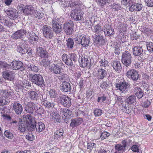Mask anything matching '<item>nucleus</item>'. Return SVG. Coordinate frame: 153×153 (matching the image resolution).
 Returning <instances> with one entry per match:
<instances>
[{"instance_id":"473e14b6","label":"nucleus","mask_w":153,"mask_h":153,"mask_svg":"<svg viewBox=\"0 0 153 153\" xmlns=\"http://www.w3.org/2000/svg\"><path fill=\"white\" fill-rule=\"evenodd\" d=\"M136 96L134 94L131 95L126 100V102L130 105H134V104H136Z\"/></svg>"},{"instance_id":"0eeeda50","label":"nucleus","mask_w":153,"mask_h":153,"mask_svg":"<svg viewBox=\"0 0 153 153\" xmlns=\"http://www.w3.org/2000/svg\"><path fill=\"white\" fill-rule=\"evenodd\" d=\"M42 31L43 35L47 39H51L54 36V33L51 27L47 25H44Z\"/></svg>"},{"instance_id":"5701e85b","label":"nucleus","mask_w":153,"mask_h":153,"mask_svg":"<svg viewBox=\"0 0 153 153\" xmlns=\"http://www.w3.org/2000/svg\"><path fill=\"white\" fill-rule=\"evenodd\" d=\"M103 32L104 33L106 36H110L113 35L114 33V29L109 25H106L105 28L103 30Z\"/></svg>"},{"instance_id":"2eb2a0df","label":"nucleus","mask_w":153,"mask_h":153,"mask_svg":"<svg viewBox=\"0 0 153 153\" xmlns=\"http://www.w3.org/2000/svg\"><path fill=\"white\" fill-rule=\"evenodd\" d=\"M126 146V141L124 140L123 141L121 144H119L115 145V148L116 151L114 153H123V152L124 151Z\"/></svg>"},{"instance_id":"b1692460","label":"nucleus","mask_w":153,"mask_h":153,"mask_svg":"<svg viewBox=\"0 0 153 153\" xmlns=\"http://www.w3.org/2000/svg\"><path fill=\"white\" fill-rule=\"evenodd\" d=\"M22 62L19 61H13L11 63L10 65L13 70H17L23 66Z\"/></svg>"},{"instance_id":"6e6d98bb","label":"nucleus","mask_w":153,"mask_h":153,"mask_svg":"<svg viewBox=\"0 0 153 153\" xmlns=\"http://www.w3.org/2000/svg\"><path fill=\"white\" fill-rule=\"evenodd\" d=\"M69 55L70 56L69 59H70L72 61V60L75 62L77 61V54L76 53H70Z\"/></svg>"},{"instance_id":"49530a36","label":"nucleus","mask_w":153,"mask_h":153,"mask_svg":"<svg viewBox=\"0 0 153 153\" xmlns=\"http://www.w3.org/2000/svg\"><path fill=\"white\" fill-rule=\"evenodd\" d=\"M27 127L28 125L23 122L19 125V129L21 132H23L27 129Z\"/></svg>"},{"instance_id":"f8f14e48","label":"nucleus","mask_w":153,"mask_h":153,"mask_svg":"<svg viewBox=\"0 0 153 153\" xmlns=\"http://www.w3.org/2000/svg\"><path fill=\"white\" fill-rule=\"evenodd\" d=\"M59 22L57 18L53 19L52 21V26L53 31L56 33H59L62 31L61 24L59 23Z\"/></svg>"},{"instance_id":"a18cd8bd","label":"nucleus","mask_w":153,"mask_h":153,"mask_svg":"<svg viewBox=\"0 0 153 153\" xmlns=\"http://www.w3.org/2000/svg\"><path fill=\"white\" fill-rule=\"evenodd\" d=\"M111 7L114 11H116L120 10L121 7L120 4L118 3H114L111 4Z\"/></svg>"},{"instance_id":"f3484780","label":"nucleus","mask_w":153,"mask_h":153,"mask_svg":"<svg viewBox=\"0 0 153 153\" xmlns=\"http://www.w3.org/2000/svg\"><path fill=\"white\" fill-rule=\"evenodd\" d=\"M36 109H38L36 105L32 102H28L25 107V111L30 113H32Z\"/></svg>"},{"instance_id":"f257e3e1","label":"nucleus","mask_w":153,"mask_h":153,"mask_svg":"<svg viewBox=\"0 0 153 153\" xmlns=\"http://www.w3.org/2000/svg\"><path fill=\"white\" fill-rule=\"evenodd\" d=\"M28 76L29 80L32 83L34 84L39 86L45 85V82L43 77L40 74H29Z\"/></svg>"},{"instance_id":"774afa93","label":"nucleus","mask_w":153,"mask_h":153,"mask_svg":"<svg viewBox=\"0 0 153 153\" xmlns=\"http://www.w3.org/2000/svg\"><path fill=\"white\" fill-rule=\"evenodd\" d=\"M123 111L128 114L130 113L132 110V108L131 109L130 107H127L125 105L124 106L123 105Z\"/></svg>"},{"instance_id":"603ef678","label":"nucleus","mask_w":153,"mask_h":153,"mask_svg":"<svg viewBox=\"0 0 153 153\" xmlns=\"http://www.w3.org/2000/svg\"><path fill=\"white\" fill-rule=\"evenodd\" d=\"M1 94L2 97L4 99H7L10 96V94L7 90H4L1 91Z\"/></svg>"},{"instance_id":"ea45409f","label":"nucleus","mask_w":153,"mask_h":153,"mask_svg":"<svg viewBox=\"0 0 153 153\" xmlns=\"http://www.w3.org/2000/svg\"><path fill=\"white\" fill-rule=\"evenodd\" d=\"M27 95L29 98L32 100L36 99L38 97L37 93L33 91H28L27 92Z\"/></svg>"},{"instance_id":"aec40b11","label":"nucleus","mask_w":153,"mask_h":153,"mask_svg":"<svg viewBox=\"0 0 153 153\" xmlns=\"http://www.w3.org/2000/svg\"><path fill=\"white\" fill-rule=\"evenodd\" d=\"M61 90L64 92L71 91V88L70 84L65 81H63L60 85Z\"/></svg>"},{"instance_id":"f03ea898","label":"nucleus","mask_w":153,"mask_h":153,"mask_svg":"<svg viewBox=\"0 0 153 153\" xmlns=\"http://www.w3.org/2000/svg\"><path fill=\"white\" fill-rule=\"evenodd\" d=\"M130 84L124 80L121 81L116 84V87L117 89L119 90L122 93H126L129 91Z\"/></svg>"},{"instance_id":"cd10ccee","label":"nucleus","mask_w":153,"mask_h":153,"mask_svg":"<svg viewBox=\"0 0 153 153\" xmlns=\"http://www.w3.org/2000/svg\"><path fill=\"white\" fill-rule=\"evenodd\" d=\"M133 53L134 56H139L141 55L143 52L141 47L140 46H136L133 48Z\"/></svg>"},{"instance_id":"0e129e2a","label":"nucleus","mask_w":153,"mask_h":153,"mask_svg":"<svg viewBox=\"0 0 153 153\" xmlns=\"http://www.w3.org/2000/svg\"><path fill=\"white\" fill-rule=\"evenodd\" d=\"M94 112L95 116L97 117L100 116L102 113L101 110L97 108L95 109Z\"/></svg>"},{"instance_id":"37998d69","label":"nucleus","mask_w":153,"mask_h":153,"mask_svg":"<svg viewBox=\"0 0 153 153\" xmlns=\"http://www.w3.org/2000/svg\"><path fill=\"white\" fill-rule=\"evenodd\" d=\"M41 103L44 106L50 109L51 111H53V108L52 107V105L51 102L47 101L45 99L42 101Z\"/></svg>"},{"instance_id":"e2e57ef3","label":"nucleus","mask_w":153,"mask_h":153,"mask_svg":"<svg viewBox=\"0 0 153 153\" xmlns=\"http://www.w3.org/2000/svg\"><path fill=\"white\" fill-rule=\"evenodd\" d=\"M8 103L7 99H4L2 97H0V105H4Z\"/></svg>"},{"instance_id":"6e6552de","label":"nucleus","mask_w":153,"mask_h":153,"mask_svg":"<svg viewBox=\"0 0 153 153\" xmlns=\"http://www.w3.org/2000/svg\"><path fill=\"white\" fill-rule=\"evenodd\" d=\"M82 5L81 1H78V0H73L71 1H68V0H64L63 7H68L70 6L71 7L78 8Z\"/></svg>"},{"instance_id":"423d86ee","label":"nucleus","mask_w":153,"mask_h":153,"mask_svg":"<svg viewBox=\"0 0 153 153\" xmlns=\"http://www.w3.org/2000/svg\"><path fill=\"white\" fill-rule=\"evenodd\" d=\"M82 6L77 8V9L75 8V9L73 10L71 12V17L75 21H77L80 20L83 17V12L79 8Z\"/></svg>"},{"instance_id":"a878e982","label":"nucleus","mask_w":153,"mask_h":153,"mask_svg":"<svg viewBox=\"0 0 153 153\" xmlns=\"http://www.w3.org/2000/svg\"><path fill=\"white\" fill-rule=\"evenodd\" d=\"M25 117L24 118V122L26 124H30L32 123H36L34 117H32L31 115L27 114L25 116Z\"/></svg>"},{"instance_id":"052dcab7","label":"nucleus","mask_w":153,"mask_h":153,"mask_svg":"<svg viewBox=\"0 0 153 153\" xmlns=\"http://www.w3.org/2000/svg\"><path fill=\"white\" fill-rule=\"evenodd\" d=\"M10 65L6 62L2 61H0V68H9L10 67Z\"/></svg>"},{"instance_id":"20e7f679","label":"nucleus","mask_w":153,"mask_h":153,"mask_svg":"<svg viewBox=\"0 0 153 153\" xmlns=\"http://www.w3.org/2000/svg\"><path fill=\"white\" fill-rule=\"evenodd\" d=\"M76 43L78 44H81L84 47H87L89 45L90 40L89 38L86 36L79 35V37H76L75 39Z\"/></svg>"},{"instance_id":"58836bf2","label":"nucleus","mask_w":153,"mask_h":153,"mask_svg":"<svg viewBox=\"0 0 153 153\" xmlns=\"http://www.w3.org/2000/svg\"><path fill=\"white\" fill-rule=\"evenodd\" d=\"M94 32L95 33L100 35H101L103 33L102 28L100 25L99 24L97 25L94 26Z\"/></svg>"},{"instance_id":"ddd939ff","label":"nucleus","mask_w":153,"mask_h":153,"mask_svg":"<svg viewBox=\"0 0 153 153\" xmlns=\"http://www.w3.org/2000/svg\"><path fill=\"white\" fill-rule=\"evenodd\" d=\"M61 103L64 107H69L71 105V99L68 96L62 95L59 97Z\"/></svg>"},{"instance_id":"1a4fd4ad","label":"nucleus","mask_w":153,"mask_h":153,"mask_svg":"<svg viewBox=\"0 0 153 153\" xmlns=\"http://www.w3.org/2000/svg\"><path fill=\"white\" fill-rule=\"evenodd\" d=\"M63 28L64 31L67 35L72 34L74 31V23L73 22L69 20L64 24Z\"/></svg>"},{"instance_id":"9b49d317","label":"nucleus","mask_w":153,"mask_h":153,"mask_svg":"<svg viewBox=\"0 0 153 153\" xmlns=\"http://www.w3.org/2000/svg\"><path fill=\"white\" fill-rule=\"evenodd\" d=\"M36 51V53L37 55L42 58L48 59L49 57V53L46 49L41 47H37Z\"/></svg>"},{"instance_id":"4468645a","label":"nucleus","mask_w":153,"mask_h":153,"mask_svg":"<svg viewBox=\"0 0 153 153\" xmlns=\"http://www.w3.org/2000/svg\"><path fill=\"white\" fill-rule=\"evenodd\" d=\"M105 42L103 36L100 35H96L94 39V45L97 46H102Z\"/></svg>"},{"instance_id":"338daca9","label":"nucleus","mask_w":153,"mask_h":153,"mask_svg":"<svg viewBox=\"0 0 153 153\" xmlns=\"http://www.w3.org/2000/svg\"><path fill=\"white\" fill-rule=\"evenodd\" d=\"M150 105V102L149 101L148 99L146 100L145 101H144L142 103V105L143 107L145 108H148Z\"/></svg>"},{"instance_id":"c756f323","label":"nucleus","mask_w":153,"mask_h":153,"mask_svg":"<svg viewBox=\"0 0 153 153\" xmlns=\"http://www.w3.org/2000/svg\"><path fill=\"white\" fill-rule=\"evenodd\" d=\"M98 75L99 79H103L106 77L107 75L106 71L102 68H99L98 69Z\"/></svg>"},{"instance_id":"412c9836","label":"nucleus","mask_w":153,"mask_h":153,"mask_svg":"<svg viewBox=\"0 0 153 153\" xmlns=\"http://www.w3.org/2000/svg\"><path fill=\"white\" fill-rule=\"evenodd\" d=\"M143 7L142 4L140 3H132L130 7V10L131 12L138 11L141 10Z\"/></svg>"},{"instance_id":"4d7b16f0","label":"nucleus","mask_w":153,"mask_h":153,"mask_svg":"<svg viewBox=\"0 0 153 153\" xmlns=\"http://www.w3.org/2000/svg\"><path fill=\"white\" fill-rule=\"evenodd\" d=\"M98 4L101 6H104L105 5L106 3H109L110 0H97Z\"/></svg>"},{"instance_id":"4c0bfd02","label":"nucleus","mask_w":153,"mask_h":153,"mask_svg":"<svg viewBox=\"0 0 153 153\" xmlns=\"http://www.w3.org/2000/svg\"><path fill=\"white\" fill-rule=\"evenodd\" d=\"M19 85L20 87L22 88H27L31 86V83L25 79L20 81Z\"/></svg>"},{"instance_id":"e433bc0d","label":"nucleus","mask_w":153,"mask_h":153,"mask_svg":"<svg viewBox=\"0 0 153 153\" xmlns=\"http://www.w3.org/2000/svg\"><path fill=\"white\" fill-rule=\"evenodd\" d=\"M36 130L39 132L43 131L45 128V125L42 122L36 123Z\"/></svg>"},{"instance_id":"3c124183","label":"nucleus","mask_w":153,"mask_h":153,"mask_svg":"<svg viewBox=\"0 0 153 153\" xmlns=\"http://www.w3.org/2000/svg\"><path fill=\"white\" fill-rule=\"evenodd\" d=\"M27 129L29 131H34L36 130V123H32L31 124H27Z\"/></svg>"},{"instance_id":"4be33fe9","label":"nucleus","mask_w":153,"mask_h":153,"mask_svg":"<svg viewBox=\"0 0 153 153\" xmlns=\"http://www.w3.org/2000/svg\"><path fill=\"white\" fill-rule=\"evenodd\" d=\"M20 9L23 10L24 14L31 15L33 13V7L32 5H27L24 7H21Z\"/></svg>"},{"instance_id":"79ce46f5","label":"nucleus","mask_w":153,"mask_h":153,"mask_svg":"<svg viewBox=\"0 0 153 153\" xmlns=\"http://www.w3.org/2000/svg\"><path fill=\"white\" fill-rule=\"evenodd\" d=\"M27 67L29 71H32L33 72L36 73L39 70L38 67L35 65L33 63L32 64H28Z\"/></svg>"},{"instance_id":"5fc2aeb1","label":"nucleus","mask_w":153,"mask_h":153,"mask_svg":"<svg viewBox=\"0 0 153 153\" xmlns=\"http://www.w3.org/2000/svg\"><path fill=\"white\" fill-rule=\"evenodd\" d=\"M29 38L33 41H37L39 39V37L34 33L30 34Z\"/></svg>"},{"instance_id":"69168bd1","label":"nucleus","mask_w":153,"mask_h":153,"mask_svg":"<svg viewBox=\"0 0 153 153\" xmlns=\"http://www.w3.org/2000/svg\"><path fill=\"white\" fill-rule=\"evenodd\" d=\"M26 139L29 141H33L34 139V136L32 133H28L26 136Z\"/></svg>"},{"instance_id":"7ed1b4c3","label":"nucleus","mask_w":153,"mask_h":153,"mask_svg":"<svg viewBox=\"0 0 153 153\" xmlns=\"http://www.w3.org/2000/svg\"><path fill=\"white\" fill-rule=\"evenodd\" d=\"M132 56L130 53L126 51L123 52L122 55L121 61L126 67L130 66L131 63Z\"/></svg>"},{"instance_id":"6ab92c4d","label":"nucleus","mask_w":153,"mask_h":153,"mask_svg":"<svg viewBox=\"0 0 153 153\" xmlns=\"http://www.w3.org/2000/svg\"><path fill=\"white\" fill-rule=\"evenodd\" d=\"M13 109L18 115H20L23 111L22 105L18 102H15L13 105Z\"/></svg>"},{"instance_id":"680f3d73","label":"nucleus","mask_w":153,"mask_h":153,"mask_svg":"<svg viewBox=\"0 0 153 153\" xmlns=\"http://www.w3.org/2000/svg\"><path fill=\"white\" fill-rule=\"evenodd\" d=\"M96 146V144L94 143H88L87 145V148L88 149L90 150V151H91L94 148H95Z\"/></svg>"},{"instance_id":"9d476101","label":"nucleus","mask_w":153,"mask_h":153,"mask_svg":"<svg viewBox=\"0 0 153 153\" xmlns=\"http://www.w3.org/2000/svg\"><path fill=\"white\" fill-rule=\"evenodd\" d=\"M126 76L129 79L135 81H137L139 78L138 72L134 69H130L126 73Z\"/></svg>"},{"instance_id":"7c9ffc66","label":"nucleus","mask_w":153,"mask_h":153,"mask_svg":"<svg viewBox=\"0 0 153 153\" xmlns=\"http://www.w3.org/2000/svg\"><path fill=\"white\" fill-rule=\"evenodd\" d=\"M51 69L52 73L56 74H59L61 72V67L57 64H52Z\"/></svg>"},{"instance_id":"bf43d9fd","label":"nucleus","mask_w":153,"mask_h":153,"mask_svg":"<svg viewBox=\"0 0 153 153\" xmlns=\"http://www.w3.org/2000/svg\"><path fill=\"white\" fill-rule=\"evenodd\" d=\"M49 94L51 97L56 98L57 97V93L54 89H51L49 91Z\"/></svg>"},{"instance_id":"dca6fc26","label":"nucleus","mask_w":153,"mask_h":153,"mask_svg":"<svg viewBox=\"0 0 153 153\" xmlns=\"http://www.w3.org/2000/svg\"><path fill=\"white\" fill-rule=\"evenodd\" d=\"M2 76L5 80L12 81L14 78L15 74L13 71L6 70L2 72Z\"/></svg>"},{"instance_id":"a211bd4d","label":"nucleus","mask_w":153,"mask_h":153,"mask_svg":"<svg viewBox=\"0 0 153 153\" xmlns=\"http://www.w3.org/2000/svg\"><path fill=\"white\" fill-rule=\"evenodd\" d=\"M26 32V30L24 29L18 30L12 35L11 37L14 39H20L22 37V36L25 34Z\"/></svg>"},{"instance_id":"72a5a7b5","label":"nucleus","mask_w":153,"mask_h":153,"mask_svg":"<svg viewBox=\"0 0 153 153\" xmlns=\"http://www.w3.org/2000/svg\"><path fill=\"white\" fill-rule=\"evenodd\" d=\"M60 113L62 115L67 117L69 118L70 117H71L72 112L71 111H70L67 109L61 108L60 109Z\"/></svg>"},{"instance_id":"09e8293b","label":"nucleus","mask_w":153,"mask_h":153,"mask_svg":"<svg viewBox=\"0 0 153 153\" xmlns=\"http://www.w3.org/2000/svg\"><path fill=\"white\" fill-rule=\"evenodd\" d=\"M50 63V61L48 59H44L40 62V65L46 67L49 65Z\"/></svg>"},{"instance_id":"8fccbe9b","label":"nucleus","mask_w":153,"mask_h":153,"mask_svg":"<svg viewBox=\"0 0 153 153\" xmlns=\"http://www.w3.org/2000/svg\"><path fill=\"white\" fill-rule=\"evenodd\" d=\"M146 47L147 50L149 53H153V43L152 42H147Z\"/></svg>"},{"instance_id":"c03bdc74","label":"nucleus","mask_w":153,"mask_h":153,"mask_svg":"<svg viewBox=\"0 0 153 153\" xmlns=\"http://www.w3.org/2000/svg\"><path fill=\"white\" fill-rule=\"evenodd\" d=\"M66 42L67 48L69 49H72L74 45V42L73 39L71 38H68L66 40Z\"/></svg>"},{"instance_id":"f704fd0d","label":"nucleus","mask_w":153,"mask_h":153,"mask_svg":"<svg viewBox=\"0 0 153 153\" xmlns=\"http://www.w3.org/2000/svg\"><path fill=\"white\" fill-rule=\"evenodd\" d=\"M134 93L138 99L141 98L143 96V91L140 88L136 87L135 88Z\"/></svg>"},{"instance_id":"bb28decb","label":"nucleus","mask_w":153,"mask_h":153,"mask_svg":"<svg viewBox=\"0 0 153 153\" xmlns=\"http://www.w3.org/2000/svg\"><path fill=\"white\" fill-rule=\"evenodd\" d=\"M50 114L51 115L52 119L54 122L56 123H60L61 122V117L59 114L54 112L53 111H51L50 112Z\"/></svg>"},{"instance_id":"c85d7f7f","label":"nucleus","mask_w":153,"mask_h":153,"mask_svg":"<svg viewBox=\"0 0 153 153\" xmlns=\"http://www.w3.org/2000/svg\"><path fill=\"white\" fill-rule=\"evenodd\" d=\"M111 65L115 71L119 72L122 68L121 63L118 61H114L111 64Z\"/></svg>"},{"instance_id":"a19ab883","label":"nucleus","mask_w":153,"mask_h":153,"mask_svg":"<svg viewBox=\"0 0 153 153\" xmlns=\"http://www.w3.org/2000/svg\"><path fill=\"white\" fill-rule=\"evenodd\" d=\"M63 131L62 129H59L57 130L55 133L54 137L56 140H59L62 137L63 134Z\"/></svg>"},{"instance_id":"13d9d810","label":"nucleus","mask_w":153,"mask_h":153,"mask_svg":"<svg viewBox=\"0 0 153 153\" xmlns=\"http://www.w3.org/2000/svg\"><path fill=\"white\" fill-rule=\"evenodd\" d=\"M110 135V134L109 133L106 131H103L101 134L100 138L102 140H104L106 139Z\"/></svg>"},{"instance_id":"39448f33","label":"nucleus","mask_w":153,"mask_h":153,"mask_svg":"<svg viewBox=\"0 0 153 153\" xmlns=\"http://www.w3.org/2000/svg\"><path fill=\"white\" fill-rule=\"evenodd\" d=\"M4 11L9 18L12 20L16 19L19 16L17 10L13 7H10L4 9Z\"/></svg>"},{"instance_id":"864d4df0","label":"nucleus","mask_w":153,"mask_h":153,"mask_svg":"<svg viewBox=\"0 0 153 153\" xmlns=\"http://www.w3.org/2000/svg\"><path fill=\"white\" fill-rule=\"evenodd\" d=\"M99 62L100 66H103L105 67L108 65V61L105 59H101Z\"/></svg>"},{"instance_id":"393cba45","label":"nucleus","mask_w":153,"mask_h":153,"mask_svg":"<svg viewBox=\"0 0 153 153\" xmlns=\"http://www.w3.org/2000/svg\"><path fill=\"white\" fill-rule=\"evenodd\" d=\"M83 122V119L80 117H78L71 120L70 126L72 128L76 127L81 124Z\"/></svg>"},{"instance_id":"2f4dec72","label":"nucleus","mask_w":153,"mask_h":153,"mask_svg":"<svg viewBox=\"0 0 153 153\" xmlns=\"http://www.w3.org/2000/svg\"><path fill=\"white\" fill-rule=\"evenodd\" d=\"M62 61L67 65L69 66H72L73 65V62L70 59H69V58H68L67 54H64L62 55Z\"/></svg>"},{"instance_id":"c9c22d12","label":"nucleus","mask_w":153,"mask_h":153,"mask_svg":"<svg viewBox=\"0 0 153 153\" xmlns=\"http://www.w3.org/2000/svg\"><path fill=\"white\" fill-rule=\"evenodd\" d=\"M89 62V61L88 58L84 56H82L81 58L80 61H79L80 66L83 68L87 66Z\"/></svg>"},{"instance_id":"de8ad7c7","label":"nucleus","mask_w":153,"mask_h":153,"mask_svg":"<svg viewBox=\"0 0 153 153\" xmlns=\"http://www.w3.org/2000/svg\"><path fill=\"white\" fill-rule=\"evenodd\" d=\"M44 13L41 11L35 10L34 15L35 17L39 19L42 18L44 16Z\"/></svg>"}]
</instances>
